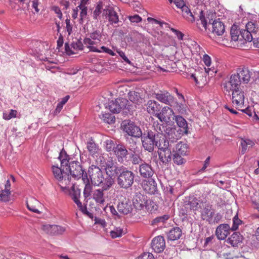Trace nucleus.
<instances>
[{"mask_svg":"<svg viewBox=\"0 0 259 259\" xmlns=\"http://www.w3.org/2000/svg\"><path fill=\"white\" fill-rule=\"evenodd\" d=\"M214 214V210L213 209L211 205L209 203H205L203 205L201 218L203 220L208 221L209 223H212Z\"/></svg>","mask_w":259,"mask_h":259,"instance_id":"nucleus-21","label":"nucleus"},{"mask_svg":"<svg viewBox=\"0 0 259 259\" xmlns=\"http://www.w3.org/2000/svg\"><path fill=\"white\" fill-rule=\"evenodd\" d=\"M117 209L119 212L123 214H127L132 212L133 205L128 199L124 198L119 202L117 205Z\"/></svg>","mask_w":259,"mask_h":259,"instance_id":"nucleus-25","label":"nucleus"},{"mask_svg":"<svg viewBox=\"0 0 259 259\" xmlns=\"http://www.w3.org/2000/svg\"><path fill=\"white\" fill-rule=\"evenodd\" d=\"M92 183L97 186H101L103 190H109L112 187L111 184L106 183V177H105L104 172L97 166L91 165L88 170Z\"/></svg>","mask_w":259,"mask_h":259,"instance_id":"nucleus-3","label":"nucleus"},{"mask_svg":"<svg viewBox=\"0 0 259 259\" xmlns=\"http://www.w3.org/2000/svg\"><path fill=\"white\" fill-rule=\"evenodd\" d=\"M168 218L169 217L167 215L157 217L153 220L152 224L155 225L158 223H164L166 220H167Z\"/></svg>","mask_w":259,"mask_h":259,"instance_id":"nucleus-60","label":"nucleus"},{"mask_svg":"<svg viewBox=\"0 0 259 259\" xmlns=\"http://www.w3.org/2000/svg\"><path fill=\"white\" fill-rule=\"evenodd\" d=\"M70 195L74 202L77 205L78 207L80 210L83 212L84 210L86 208L83 207L81 202L79 200L80 196V190L78 189H75L74 187H72V191L70 192Z\"/></svg>","mask_w":259,"mask_h":259,"instance_id":"nucleus-33","label":"nucleus"},{"mask_svg":"<svg viewBox=\"0 0 259 259\" xmlns=\"http://www.w3.org/2000/svg\"><path fill=\"white\" fill-rule=\"evenodd\" d=\"M105 170L106 174V183L108 185L111 184L113 186L115 177L120 172V168L113 161H109L106 163Z\"/></svg>","mask_w":259,"mask_h":259,"instance_id":"nucleus-10","label":"nucleus"},{"mask_svg":"<svg viewBox=\"0 0 259 259\" xmlns=\"http://www.w3.org/2000/svg\"><path fill=\"white\" fill-rule=\"evenodd\" d=\"M102 34L100 30H95L91 32L88 37H86L83 42L87 47L90 49V50L94 52L101 53V51L97 49L94 45L99 44L101 40Z\"/></svg>","mask_w":259,"mask_h":259,"instance_id":"nucleus-8","label":"nucleus"},{"mask_svg":"<svg viewBox=\"0 0 259 259\" xmlns=\"http://www.w3.org/2000/svg\"><path fill=\"white\" fill-rule=\"evenodd\" d=\"M191 77L194 79L197 84H200L201 83L204 84L206 80L202 73L199 72H197L194 74H192Z\"/></svg>","mask_w":259,"mask_h":259,"instance_id":"nucleus-46","label":"nucleus"},{"mask_svg":"<svg viewBox=\"0 0 259 259\" xmlns=\"http://www.w3.org/2000/svg\"><path fill=\"white\" fill-rule=\"evenodd\" d=\"M230 35L231 40L234 41L240 39V30L237 29L236 26L233 25L232 26L230 30Z\"/></svg>","mask_w":259,"mask_h":259,"instance_id":"nucleus-47","label":"nucleus"},{"mask_svg":"<svg viewBox=\"0 0 259 259\" xmlns=\"http://www.w3.org/2000/svg\"><path fill=\"white\" fill-rule=\"evenodd\" d=\"M52 169L54 177L62 190L68 189L71 184V177L66 170V167L53 165Z\"/></svg>","mask_w":259,"mask_h":259,"instance_id":"nucleus-5","label":"nucleus"},{"mask_svg":"<svg viewBox=\"0 0 259 259\" xmlns=\"http://www.w3.org/2000/svg\"><path fill=\"white\" fill-rule=\"evenodd\" d=\"M103 6L102 2H99L93 12V17L94 20H98L100 15L103 11Z\"/></svg>","mask_w":259,"mask_h":259,"instance_id":"nucleus-42","label":"nucleus"},{"mask_svg":"<svg viewBox=\"0 0 259 259\" xmlns=\"http://www.w3.org/2000/svg\"><path fill=\"white\" fill-rule=\"evenodd\" d=\"M17 113L16 110L13 109H11L9 112L6 111L3 113V118L6 120H9L16 117Z\"/></svg>","mask_w":259,"mask_h":259,"instance_id":"nucleus-56","label":"nucleus"},{"mask_svg":"<svg viewBox=\"0 0 259 259\" xmlns=\"http://www.w3.org/2000/svg\"><path fill=\"white\" fill-rule=\"evenodd\" d=\"M139 171L141 176L145 178H151L154 174L151 166L146 163L140 164Z\"/></svg>","mask_w":259,"mask_h":259,"instance_id":"nucleus-29","label":"nucleus"},{"mask_svg":"<svg viewBox=\"0 0 259 259\" xmlns=\"http://www.w3.org/2000/svg\"><path fill=\"white\" fill-rule=\"evenodd\" d=\"M182 235V231L179 227L171 229L167 234L168 239L175 241L179 239Z\"/></svg>","mask_w":259,"mask_h":259,"instance_id":"nucleus-37","label":"nucleus"},{"mask_svg":"<svg viewBox=\"0 0 259 259\" xmlns=\"http://www.w3.org/2000/svg\"><path fill=\"white\" fill-rule=\"evenodd\" d=\"M110 233L112 238L120 237L122 235L123 230L120 227L115 228L113 230L110 231Z\"/></svg>","mask_w":259,"mask_h":259,"instance_id":"nucleus-54","label":"nucleus"},{"mask_svg":"<svg viewBox=\"0 0 259 259\" xmlns=\"http://www.w3.org/2000/svg\"><path fill=\"white\" fill-rule=\"evenodd\" d=\"M253 35L248 30L246 29L240 30V38L242 37L243 39L250 42L253 40Z\"/></svg>","mask_w":259,"mask_h":259,"instance_id":"nucleus-45","label":"nucleus"},{"mask_svg":"<svg viewBox=\"0 0 259 259\" xmlns=\"http://www.w3.org/2000/svg\"><path fill=\"white\" fill-rule=\"evenodd\" d=\"M135 178L134 174L126 169L120 172L117 178L118 186L123 189H127L132 186Z\"/></svg>","mask_w":259,"mask_h":259,"instance_id":"nucleus-7","label":"nucleus"},{"mask_svg":"<svg viewBox=\"0 0 259 259\" xmlns=\"http://www.w3.org/2000/svg\"><path fill=\"white\" fill-rule=\"evenodd\" d=\"M100 118L105 122L109 124L114 123L115 121L114 116L109 113L102 114Z\"/></svg>","mask_w":259,"mask_h":259,"instance_id":"nucleus-49","label":"nucleus"},{"mask_svg":"<svg viewBox=\"0 0 259 259\" xmlns=\"http://www.w3.org/2000/svg\"><path fill=\"white\" fill-rule=\"evenodd\" d=\"M87 148L90 154L93 156H97L100 153V149L92 139L88 142Z\"/></svg>","mask_w":259,"mask_h":259,"instance_id":"nucleus-38","label":"nucleus"},{"mask_svg":"<svg viewBox=\"0 0 259 259\" xmlns=\"http://www.w3.org/2000/svg\"><path fill=\"white\" fill-rule=\"evenodd\" d=\"M103 16L108 20L109 22L112 25L117 24L119 22V17L117 12L112 7H108L103 10Z\"/></svg>","mask_w":259,"mask_h":259,"instance_id":"nucleus-18","label":"nucleus"},{"mask_svg":"<svg viewBox=\"0 0 259 259\" xmlns=\"http://www.w3.org/2000/svg\"><path fill=\"white\" fill-rule=\"evenodd\" d=\"M242 221L238 218V215L236 214L233 219V225L230 229L235 231L238 229L239 225H241Z\"/></svg>","mask_w":259,"mask_h":259,"instance_id":"nucleus-57","label":"nucleus"},{"mask_svg":"<svg viewBox=\"0 0 259 259\" xmlns=\"http://www.w3.org/2000/svg\"><path fill=\"white\" fill-rule=\"evenodd\" d=\"M232 93V101L233 104L238 110L244 107V92L241 89L235 90Z\"/></svg>","mask_w":259,"mask_h":259,"instance_id":"nucleus-13","label":"nucleus"},{"mask_svg":"<svg viewBox=\"0 0 259 259\" xmlns=\"http://www.w3.org/2000/svg\"><path fill=\"white\" fill-rule=\"evenodd\" d=\"M159 141L158 145V156L160 161L163 164H167L171 160V152L169 148V142L167 140H162Z\"/></svg>","mask_w":259,"mask_h":259,"instance_id":"nucleus-6","label":"nucleus"},{"mask_svg":"<svg viewBox=\"0 0 259 259\" xmlns=\"http://www.w3.org/2000/svg\"><path fill=\"white\" fill-rule=\"evenodd\" d=\"M27 206L29 210L38 214L42 212L44 207L42 204L33 197L30 198L27 201Z\"/></svg>","mask_w":259,"mask_h":259,"instance_id":"nucleus-22","label":"nucleus"},{"mask_svg":"<svg viewBox=\"0 0 259 259\" xmlns=\"http://www.w3.org/2000/svg\"><path fill=\"white\" fill-rule=\"evenodd\" d=\"M30 2L32 3V7L34 9L35 12H38L39 11L38 8L39 4V0H19V6L23 10H28Z\"/></svg>","mask_w":259,"mask_h":259,"instance_id":"nucleus-31","label":"nucleus"},{"mask_svg":"<svg viewBox=\"0 0 259 259\" xmlns=\"http://www.w3.org/2000/svg\"><path fill=\"white\" fill-rule=\"evenodd\" d=\"M121 125L123 132L127 135L134 138L142 136V132L140 127L133 121L125 120L122 122Z\"/></svg>","mask_w":259,"mask_h":259,"instance_id":"nucleus-9","label":"nucleus"},{"mask_svg":"<svg viewBox=\"0 0 259 259\" xmlns=\"http://www.w3.org/2000/svg\"><path fill=\"white\" fill-rule=\"evenodd\" d=\"M230 227L228 224H221L216 229L215 235L219 240H224L229 234Z\"/></svg>","mask_w":259,"mask_h":259,"instance_id":"nucleus-28","label":"nucleus"},{"mask_svg":"<svg viewBox=\"0 0 259 259\" xmlns=\"http://www.w3.org/2000/svg\"><path fill=\"white\" fill-rule=\"evenodd\" d=\"M235 75L239 78L244 83H247L251 77V73L248 68L245 67L239 68L237 69V73Z\"/></svg>","mask_w":259,"mask_h":259,"instance_id":"nucleus-27","label":"nucleus"},{"mask_svg":"<svg viewBox=\"0 0 259 259\" xmlns=\"http://www.w3.org/2000/svg\"><path fill=\"white\" fill-rule=\"evenodd\" d=\"M182 15L186 19L190 21L193 22L194 21V17L190 9L187 6H185L181 9Z\"/></svg>","mask_w":259,"mask_h":259,"instance_id":"nucleus-43","label":"nucleus"},{"mask_svg":"<svg viewBox=\"0 0 259 259\" xmlns=\"http://www.w3.org/2000/svg\"><path fill=\"white\" fill-rule=\"evenodd\" d=\"M174 119L175 120L177 125L179 127L183 128L185 130V132L187 133L188 124L186 119L180 115H175Z\"/></svg>","mask_w":259,"mask_h":259,"instance_id":"nucleus-41","label":"nucleus"},{"mask_svg":"<svg viewBox=\"0 0 259 259\" xmlns=\"http://www.w3.org/2000/svg\"><path fill=\"white\" fill-rule=\"evenodd\" d=\"M151 245L152 249L155 252H161L165 248V240L161 236H156L152 239Z\"/></svg>","mask_w":259,"mask_h":259,"instance_id":"nucleus-19","label":"nucleus"},{"mask_svg":"<svg viewBox=\"0 0 259 259\" xmlns=\"http://www.w3.org/2000/svg\"><path fill=\"white\" fill-rule=\"evenodd\" d=\"M245 29L248 30V31L253 35H254L257 32L258 28L256 26L254 22H249L246 24Z\"/></svg>","mask_w":259,"mask_h":259,"instance_id":"nucleus-53","label":"nucleus"},{"mask_svg":"<svg viewBox=\"0 0 259 259\" xmlns=\"http://www.w3.org/2000/svg\"><path fill=\"white\" fill-rule=\"evenodd\" d=\"M41 229L46 234L51 235H58L62 234L65 229L62 226L56 225L44 224Z\"/></svg>","mask_w":259,"mask_h":259,"instance_id":"nucleus-16","label":"nucleus"},{"mask_svg":"<svg viewBox=\"0 0 259 259\" xmlns=\"http://www.w3.org/2000/svg\"><path fill=\"white\" fill-rule=\"evenodd\" d=\"M182 155H180L179 154L175 153L173 157V161L175 163L178 164V165H181L184 164L186 160L185 159L182 157Z\"/></svg>","mask_w":259,"mask_h":259,"instance_id":"nucleus-58","label":"nucleus"},{"mask_svg":"<svg viewBox=\"0 0 259 259\" xmlns=\"http://www.w3.org/2000/svg\"><path fill=\"white\" fill-rule=\"evenodd\" d=\"M241 80L235 74H232L228 80H226L223 84L224 92L229 95L235 90L240 88Z\"/></svg>","mask_w":259,"mask_h":259,"instance_id":"nucleus-11","label":"nucleus"},{"mask_svg":"<svg viewBox=\"0 0 259 259\" xmlns=\"http://www.w3.org/2000/svg\"><path fill=\"white\" fill-rule=\"evenodd\" d=\"M114 153L118 162L123 163L126 158L128 151L124 145L118 144L116 145Z\"/></svg>","mask_w":259,"mask_h":259,"instance_id":"nucleus-24","label":"nucleus"},{"mask_svg":"<svg viewBox=\"0 0 259 259\" xmlns=\"http://www.w3.org/2000/svg\"><path fill=\"white\" fill-rule=\"evenodd\" d=\"M162 126L163 136L164 139L167 138L172 142H174L181 138V134L176 127L171 126H165L160 124Z\"/></svg>","mask_w":259,"mask_h":259,"instance_id":"nucleus-15","label":"nucleus"},{"mask_svg":"<svg viewBox=\"0 0 259 259\" xmlns=\"http://www.w3.org/2000/svg\"><path fill=\"white\" fill-rule=\"evenodd\" d=\"M107 190H103V188L95 189L92 193V198L96 203L101 206H104L105 205L106 197L104 191Z\"/></svg>","mask_w":259,"mask_h":259,"instance_id":"nucleus-20","label":"nucleus"},{"mask_svg":"<svg viewBox=\"0 0 259 259\" xmlns=\"http://www.w3.org/2000/svg\"><path fill=\"white\" fill-rule=\"evenodd\" d=\"M142 186L146 192L150 194H154L157 191V184L152 179L143 181Z\"/></svg>","mask_w":259,"mask_h":259,"instance_id":"nucleus-26","label":"nucleus"},{"mask_svg":"<svg viewBox=\"0 0 259 259\" xmlns=\"http://www.w3.org/2000/svg\"><path fill=\"white\" fill-rule=\"evenodd\" d=\"M58 159L61 163V166L66 167V170L67 171L70 177L71 176L77 179L82 178V179L85 182V177L87 176V175L83 176V170L79 162H69V155L63 150L60 152Z\"/></svg>","mask_w":259,"mask_h":259,"instance_id":"nucleus-2","label":"nucleus"},{"mask_svg":"<svg viewBox=\"0 0 259 259\" xmlns=\"http://www.w3.org/2000/svg\"><path fill=\"white\" fill-rule=\"evenodd\" d=\"M82 48L83 45L81 41L76 39L70 46L67 43L65 45L66 53L69 55L76 54L77 51L82 50Z\"/></svg>","mask_w":259,"mask_h":259,"instance_id":"nucleus-23","label":"nucleus"},{"mask_svg":"<svg viewBox=\"0 0 259 259\" xmlns=\"http://www.w3.org/2000/svg\"><path fill=\"white\" fill-rule=\"evenodd\" d=\"M79 9L80 10V14H79V22L80 24H82L83 22V20L85 18L88 13V8L87 7L81 6L78 7Z\"/></svg>","mask_w":259,"mask_h":259,"instance_id":"nucleus-51","label":"nucleus"},{"mask_svg":"<svg viewBox=\"0 0 259 259\" xmlns=\"http://www.w3.org/2000/svg\"><path fill=\"white\" fill-rule=\"evenodd\" d=\"M66 30L68 33V35H70L72 32V24L70 23V20L68 19L65 20Z\"/></svg>","mask_w":259,"mask_h":259,"instance_id":"nucleus-61","label":"nucleus"},{"mask_svg":"<svg viewBox=\"0 0 259 259\" xmlns=\"http://www.w3.org/2000/svg\"><path fill=\"white\" fill-rule=\"evenodd\" d=\"M11 184L9 180L6 181L5 189L0 191V199L4 201H8L11 194Z\"/></svg>","mask_w":259,"mask_h":259,"instance_id":"nucleus-36","label":"nucleus"},{"mask_svg":"<svg viewBox=\"0 0 259 259\" xmlns=\"http://www.w3.org/2000/svg\"><path fill=\"white\" fill-rule=\"evenodd\" d=\"M243 237L240 233L235 232L227 240V243L232 246H237L242 242Z\"/></svg>","mask_w":259,"mask_h":259,"instance_id":"nucleus-35","label":"nucleus"},{"mask_svg":"<svg viewBox=\"0 0 259 259\" xmlns=\"http://www.w3.org/2000/svg\"><path fill=\"white\" fill-rule=\"evenodd\" d=\"M160 108V104L154 100H149L146 104L147 111L155 116L158 114Z\"/></svg>","mask_w":259,"mask_h":259,"instance_id":"nucleus-30","label":"nucleus"},{"mask_svg":"<svg viewBox=\"0 0 259 259\" xmlns=\"http://www.w3.org/2000/svg\"><path fill=\"white\" fill-rule=\"evenodd\" d=\"M181 97L183 100V102L178 103L177 101L174 100V103H173L172 107L175 110H176L179 113L181 114H185L187 112V106L185 104L184 100V97L182 95H181Z\"/></svg>","mask_w":259,"mask_h":259,"instance_id":"nucleus-34","label":"nucleus"},{"mask_svg":"<svg viewBox=\"0 0 259 259\" xmlns=\"http://www.w3.org/2000/svg\"><path fill=\"white\" fill-rule=\"evenodd\" d=\"M153 127V131H148L140 136L143 147L149 152L153 151L156 146L158 147L161 139L164 140L162 126L159 123H154Z\"/></svg>","mask_w":259,"mask_h":259,"instance_id":"nucleus-1","label":"nucleus"},{"mask_svg":"<svg viewBox=\"0 0 259 259\" xmlns=\"http://www.w3.org/2000/svg\"><path fill=\"white\" fill-rule=\"evenodd\" d=\"M133 204L136 209H143L146 204L145 197L141 194H136L133 199Z\"/></svg>","mask_w":259,"mask_h":259,"instance_id":"nucleus-32","label":"nucleus"},{"mask_svg":"<svg viewBox=\"0 0 259 259\" xmlns=\"http://www.w3.org/2000/svg\"><path fill=\"white\" fill-rule=\"evenodd\" d=\"M190 207L194 210L198 209L199 208V201L195 199L190 201L189 203Z\"/></svg>","mask_w":259,"mask_h":259,"instance_id":"nucleus-62","label":"nucleus"},{"mask_svg":"<svg viewBox=\"0 0 259 259\" xmlns=\"http://www.w3.org/2000/svg\"><path fill=\"white\" fill-rule=\"evenodd\" d=\"M128 101L124 98H118L109 103L108 108L113 113H119L126 107Z\"/></svg>","mask_w":259,"mask_h":259,"instance_id":"nucleus-14","label":"nucleus"},{"mask_svg":"<svg viewBox=\"0 0 259 259\" xmlns=\"http://www.w3.org/2000/svg\"><path fill=\"white\" fill-rule=\"evenodd\" d=\"M176 64L175 63L168 61V64L165 66V67H161L159 66V68L163 72H172L174 69L175 68Z\"/></svg>","mask_w":259,"mask_h":259,"instance_id":"nucleus-52","label":"nucleus"},{"mask_svg":"<svg viewBox=\"0 0 259 259\" xmlns=\"http://www.w3.org/2000/svg\"><path fill=\"white\" fill-rule=\"evenodd\" d=\"M175 113L173 109L168 106L163 107L161 110L157 114V117L162 122L170 123L174 120Z\"/></svg>","mask_w":259,"mask_h":259,"instance_id":"nucleus-12","label":"nucleus"},{"mask_svg":"<svg viewBox=\"0 0 259 259\" xmlns=\"http://www.w3.org/2000/svg\"><path fill=\"white\" fill-rule=\"evenodd\" d=\"M139 259H155V258L151 253L144 252L139 257Z\"/></svg>","mask_w":259,"mask_h":259,"instance_id":"nucleus-64","label":"nucleus"},{"mask_svg":"<svg viewBox=\"0 0 259 259\" xmlns=\"http://www.w3.org/2000/svg\"><path fill=\"white\" fill-rule=\"evenodd\" d=\"M105 147L107 151H114V149L116 146L114 144V142L111 140H106L105 142Z\"/></svg>","mask_w":259,"mask_h":259,"instance_id":"nucleus-59","label":"nucleus"},{"mask_svg":"<svg viewBox=\"0 0 259 259\" xmlns=\"http://www.w3.org/2000/svg\"><path fill=\"white\" fill-rule=\"evenodd\" d=\"M128 99L133 103L139 104L142 100L140 94L135 91L130 92L128 93Z\"/></svg>","mask_w":259,"mask_h":259,"instance_id":"nucleus-44","label":"nucleus"},{"mask_svg":"<svg viewBox=\"0 0 259 259\" xmlns=\"http://www.w3.org/2000/svg\"><path fill=\"white\" fill-rule=\"evenodd\" d=\"M155 98L159 102L170 106H173L174 97L167 91H159L155 94Z\"/></svg>","mask_w":259,"mask_h":259,"instance_id":"nucleus-17","label":"nucleus"},{"mask_svg":"<svg viewBox=\"0 0 259 259\" xmlns=\"http://www.w3.org/2000/svg\"><path fill=\"white\" fill-rule=\"evenodd\" d=\"M87 183L84 187L83 190V195L85 198H88L91 195V191L92 189V186L89 183V180L87 178H85V182L84 183Z\"/></svg>","mask_w":259,"mask_h":259,"instance_id":"nucleus-50","label":"nucleus"},{"mask_svg":"<svg viewBox=\"0 0 259 259\" xmlns=\"http://www.w3.org/2000/svg\"><path fill=\"white\" fill-rule=\"evenodd\" d=\"M254 144V142L250 139H241L240 143L241 146V153L243 154H244L248 149L252 148Z\"/></svg>","mask_w":259,"mask_h":259,"instance_id":"nucleus-39","label":"nucleus"},{"mask_svg":"<svg viewBox=\"0 0 259 259\" xmlns=\"http://www.w3.org/2000/svg\"><path fill=\"white\" fill-rule=\"evenodd\" d=\"M202 60L205 65L208 67L207 68H205V72L208 73V72L211 70V68H209L211 63V60L210 57L207 54H204L202 57Z\"/></svg>","mask_w":259,"mask_h":259,"instance_id":"nucleus-55","label":"nucleus"},{"mask_svg":"<svg viewBox=\"0 0 259 259\" xmlns=\"http://www.w3.org/2000/svg\"><path fill=\"white\" fill-rule=\"evenodd\" d=\"M187 145L182 142L177 144L176 146V152L177 154L185 155L188 153Z\"/></svg>","mask_w":259,"mask_h":259,"instance_id":"nucleus-40","label":"nucleus"},{"mask_svg":"<svg viewBox=\"0 0 259 259\" xmlns=\"http://www.w3.org/2000/svg\"><path fill=\"white\" fill-rule=\"evenodd\" d=\"M132 161L134 164H139L142 162V159L139 155L134 154L132 155Z\"/></svg>","mask_w":259,"mask_h":259,"instance_id":"nucleus-63","label":"nucleus"},{"mask_svg":"<svg viewBox=\"0 0 259 259\" xmlns=\"http://www.w3.org/2000/svg\"><path fill=\"white\" fill-rule=\"evenodd\" d=\"M198 25H200L206 31L208 29L209 31L211 32L213 34L218 36L222 35L225 32V26L224 24L219 21L214 20L212 23H211L210 19H209V22L202 15V12H201L200 15V19L198 20ZM200 28V26H199Z\"/></svg>","mask_w":259,"mask_h":259,"instance_id":"nucleus-4","label":"nucleus"},{"mask_svg":"<svg viewBox=\"0 0 259 259\" xmlns=\"http://www.w3.org/2000/svg\"><path fill=\"white\" fill-rule=\"evenodd\" d=\"M69 99V96H66L65 97L61 99V101L58 103L57 106L54 111V114L55 115H57L60 112V111L62 109L63 106H64V105L66 104V103L68 101Z\"/></svg>","mask_w":259,"mask_h":259,"instance_id":"nucleus-48","label":"nucleus"}]
</instances>
